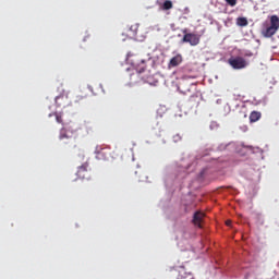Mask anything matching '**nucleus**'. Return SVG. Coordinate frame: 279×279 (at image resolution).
I'll return each mask as SVG.
<instances>
[{
  "label": "nucleus",
  "instance_id": "obj_9",
  "mask_svg": "<svg viewBox=\"0 0 279 279\" xmlns=\"http://www.w3.org/2000/svg\"><path fill=\"white\" fill-rule=\"evenodd\" d=\"M206 217L205 213L196 211L193 217V223L194 226H197V228H202V221H204V218Z\"/></svg>",
  "mask_w": 279,
  "mask_h": 279
},
{
  "label": "nucleus",
  "instance_id": "obj_6",
  "mask_svg": "<svg viewBox=\"0 0 279 279\" xmlns=\"http://www.w3.org/2000/svg\"><path fill=\"white\" fill-rule=\"evenodd\" d=\"M189 76L183 77L179 84V90L183 95H189V93H191L192 88L195 86V84L189 82Z\"/></svg>",
  "mask_w": 279,
  "mask_h": 279
},
{
  "label": "nucleus",
  "instance_id": "obj_10",
  "mask_svg": "<svg viewBox=\"0 0 279 279\" xmlns=\"http://www.w3.org/2000/svg\"><path fill=\"white\" fill-rule=\"evenodd\" d=\"M260 117H263V113H260V111H252L250 114L251 123H256V121H260Z\"/></svg>",
  "mask_w": 279,
  "mask_h": 279
},
{
  "label": "nucleus",
  "instance_id": "obj_4",
  "mask_svg": "<svg viewBox=\"0 0 279 279\" xmlns=\"http://www.w3.org/2000/svg\"><path fill=\"white\" fill-rule=\"evenodd\" d=\"M96 159L97 160H110V156H112V151L110 150V147L108 146H97L96 150Z\"/></svg>",
  "mask_w": 279,
  "mask_h": 279
},
{
  "label": "nucleus",
  "instance_id": "obj_21",
  "mask_svg": "<svg viewBox=\"0 0 279 279\" xmlns=\"http://www.w3.org/2000/svg\"><path fill=\"white\" fill-rule=\"evenodd\" d=\"M83 99H86V96L77 95L76 98H75V102L80 104V101H83Z\"/></svg>",
  "mask_w": 279,
  "mask_h": 279
},
{
  "label": "nucleus",
  "instance_id": "obj_3",
  "mask_svg": "<svg viewBox=\"0 0 279 279\" xmlns=\"http://www.w3.org/2000/svg\"><path fill=\"white\" fill-rule=\"evenodd\" d=\"M182 32L184 33V36L181 43H189L191 47H197V45H199V40H201L199 35L195 33H186L187 32L186 28H184Z\"/></svg>",
  "mask_w": 279,
  "mask_h": 279
},
{
  "label": "nucleus",
  "instance_id": "obj_1",
  "mask_svg": "<svg viewBox=\"0 0 279 279\" xmlns=\"http://www.w3.org/2000/svg\"><path fill=\"white\" fill-rule=\"evenodd\" d=\"M126 62L128 64H131V66L135 68V72L132 73L130 77L131 84H138V82H143L141 73L145 71V60H143L138 54L129 52L126 54Z\"/></svg>",
  "mask_w": 279,
  "mask_h": 279
},
{
  "label": "nucleus",
  "instance_id": "obj_19",
  "mask_svg": "<svg viewBox=\"0 0 279 279\" xmlns=\"http://www.w3.org/2000/svg\"><path fill=\"white\" fill-rule=\"evenodd\" d=\"M53 116L56 117L57 123H63V120H62V116H61V114H59V113H53Z\"/></svg>",
  "mask_w": 279,
  "mask_h": 279
},
{
  "label": "nucleus",
  "instance_id": "obj_22",
  "mask_svg": "<svg viewBox=\"0 0 279 279\" xmlns=\"http://www.w3.org/2000/svg\"><path fill=\"white\" fill-rule=\"evenodd\" d=\"M226 225H227V226H232V221L227 220V221H226Z\"/></svg>",
  "mask_w": 279,
  "mask_h": 279
},
{
  "label": "nucleus",
  "instance_id": "obj_20",
  "mask_svg": "<svg viewBox=\"0 0 279 279\" xmlns=\"http://www.w3.org/2000/svg\"><path fill=\"white\" fill-rule=\"evenodd\" d=\"M226 1V3L228 4V5H230L231 8H234V5H236V0H225Z\"/></svg>",
  "mask_w": 279,
  "mask_h": 279
},
{
  "label": "nucleus",
  "instance_id": "obj_15",
  "mask_svg": "<svg viewBox=\"0 0 279 279\" xmlns=\"http://www.w3.org/2000/svg\"><path fill=\"white\" fill-rule=\"evenodd\" d=\"M236 23L240 27H247V19L246 17H238Z\"/></svg>",
  "mask_w": 279,
  "mask_h": 279
},
{
  "label": "nucleus",
  "instance_id": "obj_14",
  "mask_svg": "<svg viewBox=\"0 0 279 279\" xmlns=\"http://www.w3.org/2000/svg\"><path fill=\"white\" fill-rule=\"evenodd\" d=\"M193 279V277H191V274H186V270L184 268H181V270H179V279Z\"/></svg>",
  "mask_w": 279,
  "mask_h": 279
},
{
  "label": "nucleus",
  "instance_id": "obj_23",
  "mask_svg": "<svg viewBox=\"0 0 279 279\" xmlns=\"http://www.w3.org/2000/svg\"><path fill=\"white\" fill-rule=\"evenodd\" d=\"M138 182L143 181V178L140 175L137 177Z\"/></svg>",
  "mask_w": 279,
  "mask_h": 279
},
{
  "label": "nucleus",
  "instance_id": "obj_2",
  "mask_svg": "<svg viewBox=\"0 0 279 279\" xmlns=\"http://www.w3.org/2000/svg\"><path fill=\"white\" fill-rule=\"evenodd\" d=\"M279 29V17L278 15L270 16V24L265 22L262 25L260 34L264 38H271V36H276Z\"/></svg>",
  "mask_w": 279,
  "mask_h": 279
},
{
  "label": "nucleus",
  "instance_id": "obj_13",
  "mask_svg": "<svg viewBox=\"0 0 279 279\" xmlns=\"http://www.w3.org/2000/svg\"><path fill=\"white\" fill-rule=\"evenodd\" d=\"M54 101L57 106H64V101H66V96L64 95L57 96Z\"/></svg>",
  "mask_w": 279,
  "mask_h": 279
},
{
  "label": "nucleus",
  "instance_id": "obj_18",
  "mask_svg": "<svg viewBox=\"0 0 279 279\" xmlns=\"http://www.w3.org/2000/svg\"><path fill=\"white\" fill-rule=\"evenodd\" d=\"M172 141L173 143H180V141H182V135L180 134L173 135Z\"/></svg>",
  "mask_w": 279,
  "mask_h": 279
},
{
  "label": "nucleus",
  "instance_id": "obj_7",
  "mask_svg": "<svg viewBox=\"0 0 279 279\" xmlns=\"http://www.w3.org/2000/svg\"><path fill=\"white\" fill-rule=\"evenodd\" d=\"M76 175L80 180H86V178H88V162H85L78 167Z\"/></svg>",
  "mask_w": 279,
  "mask_h": 279
},
{
  "label": "nucleus",
  "instance_id": "obj_5",
  "mask_svg": "<svg viewBox=\"0 0 279 279\" xmlns=\"http://www.w3.org/2000/svg\"><path fill=\"white\" fill-rule=\"evenodd\" d=\"M228 63L235 70L245 69V66H247V61L243 57L230 58Z\"/></svg>",
  "mask_w": 279,
  "mask_h": 279
},
{
  "label": "nucleus",
  "instance_id": "obj_12",
  "mask_svg": "<svg viewBox=\"0 0 279 279\" xmlns=\"http://www.w3.org/2000/svg\"><path fill=\"white\" fill-rule=\"evenodd\" d=\"M64 138H71V136H69V133L66 131V128H62L59 133V140L64 141Z\"/></svg>",
  "mask_w": 279,
  "mask_h": 279
},
{
  "label": "nucleus",
  "instance_id": "obj_16",
  "mask_svg": "<svg viewBox=\"0 0 279 279\" xmlns=\"http://www.w3.org/2000/svg\"><path fill=\"white\" fill-rule=\"evenodd\" d=\"M173 9V2L171 0H166L162 4V10H171Z\"/></svg>",
  "mask_w": 279,
  "mask_h": 279
},
{
  "label": "nucleus",
  "instance_id": "obj_17",
  "mask_svg": "<svg viewBox=\"0 0 279 279\" xmlns=\"http://www.w3.org/2000/svg\"><path fill=\"white\" fill-rule=\"evenodd\" d=\"M129 32L131 33L130 36H136L137 32H138V24L132 25L129 29Z\"/></svg>",
  "mask_w": 279,
  "mask_h": 279
},
{
  "label": "nucleus",
  "instance_id": "obj_8",
  "mask_svg": "<svg viewBox=\"0 0 279 279\" xmlns=\"http://www.w3.org/2000/svg\"><path fill=\"white\" fill-rule=\"evenodd\" d=\"M180 64H182V54H177L170 59L168 69H175V66H180Z\"/></svg>",
  "mask_w": 279,
  "mask_h": 279
},
{
  "label": "nucleus",
  "instance_id": "obj_11",
  "mask_svg": "<svg viewBox=\"0 0 279 279\" xmlns=\"http://www.w3.org/2000/svg\"><path fill=\"white\" fill-rule=\"evenodd\" d=\"M190 104L192 107L195 106L197 108V106H199V97L197 95H192L190 97Z\"/></svg>",
  "mask_w": 279,
  "mask_h": 279
}]
</instances>
